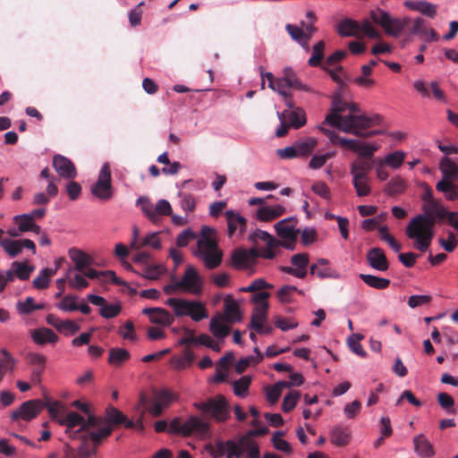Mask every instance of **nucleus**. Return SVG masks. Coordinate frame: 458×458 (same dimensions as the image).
<instances>
[{
	"instance_id": "obj_36",
	"label": "nucleus",
	"mask_w": 458,
	"mask_h": 458,
	"mask_svg": "<svg viewBox=\"0 0 458 458\" xmlns=\"http://www.w3.org/2000/svg\"><path fill=\"white\" fill-rule=\"evenodd\" d=\"M84 276L89 279L103 277L105 281L110 280L116 285H123L125 283L116 276L115 273L112 270L98 272L93 268H88L84 272Z\"/></svg>"
},
{
	"instance_id": "obj_31",
	"label": "nucleus",
	"mask_w": 458,
	"mask_h": 458,
	"mask_svg": "<svg viewBox=\"0 0 458 458\" xmlns=\"http://www.w3.org/2000/svg\"><path fill=\"white\" fill-rule=\"evenodd\" d=\"M225 318L223 315L214 316L209 324L211 333L216 338H224L230 333V327L225 324Z\"/></svg>"
},
{
	"instance_id": "obj_40",
	"label": "nucleus",
	"mask_w": 458,
	"mask_h": 458,
	"mask_svg": "<svg viewBox=\"0 0 458 458\" xmlns=\"http://www.w3.org/2000/svg\"><path fill=\"white\" fill-rule=\"evenodd\" d=\"M359 277L369 287L383 290L390 285V280L373 275L360 274Z\"/></svg>"
},
{
	"instance_id": "obj_1",
	"label": "nucleus",
	"mask_w": 458,
	"mask_h": 458,
	"mask_svg": "<svg viewBox=\"0 0 458 458\" xmlns=\"http://www.w3.org/2000/svg\"><path fill=\"white\" fill-rule=\"evenodd\" d=\"M422 214L412 217L405 228L406 236L414 241L413 246L420 252L428 250L434 237L437 220L446 217L447 211L437 199L425 202L421 206Z\"/></svg>"
},
{
	"instance_id": "obj_13",
	"label": "nucleus",
	"mask_w": 458,
	"mask_h": 458,
	"mask_svg": "<svg viewBox=\"0 0 458 458\" xmlns=\"http://www.w3.org/2000/svg\"><path fill=\"white\" fill-rule=\"evenodd\" d=\"M382 121V116L375 114L372 115H366L358 114L352 119H350L347 122H352V129L349 131L348 133L356 135V136H363V130L370 128L371 126L380 124Z\"/></svg>"
},
{
	"instance_id": "obj_28",
	"label": "nucleus",
	"mask_w": 458,
	"mask_h": 458,
	"mask_svg": "<svg viewBox=\"0 0 458 458\" xmlns=\"http://www.w3.org/2000/svg\"><path fill=\"white\" fill-rule=\"evenodd\" d=\"M106 420L108 423L114 425L123 424L127 428H134V422L127 419V417L114 406L109 405L106 410Z\"/></svg>"
},
{
	"instance_id": "obj_11",
	"label": "nucleus",
	"mask_w": 458,
	"mask_h": 458,
	"mask_svg": "<svg viewBox=\"0 0 458 458\" xmlns=\"http://www.w3.org/2000/svg\"><path fill=\"white\" fill-rule=\"evenodd\" d=\"M177 285L181 287V290L193 294H199L202 291L200 276L191 265L186 267L183 276L177 282Z\"/></svg>"
},
{
	"instance_id": "obj_33",
	"label": "nucleus",
	"mask_w": 458,
	"mask_h": 458,
	"mask_svg": "<svg viewBox=\"0 0 458 458\" xmlns=\"http://www.w3.org/2000/svg\"><path fill=\"white\" fill-rule=\"evenodd\" d=\"M284 81L288 88H293L299 90L306 92H313L312 89L308 85L302 83L296 76L294 71L292 68H285L284 70Z\"/></svg>"
},
{
	"instance_id": "obj_42",
	"label": "nucleus",
	"mask_w": 458,
	"mask_h": 458,
	"mask_svg": "<svg viewBox=\"0 0 458 458\" xmlns=\"http://www.w3.org/2000/svg\"><path fill=\"white\" fill-rule=\"evenodd\" d=\"M440 170L443 179L456 180L458 177V167L448 157H444L440 162Z\"/></svg>"
},
{
	"instance_id": "obj_49",
	"label": "nucleus",
	"mask_w": 458,
	"mask_h": 458,
	"mask_svg": "<svg viewBox=\"0 0 458 458\" xmlns=\"http://www.w3.org/2000/svg\"><path fill=\"white\" fill-rule=\"evenodd\" d=\"M188 316L193 321H200L208 317V310L201 301H191V306L189 310Z\"/></svg>"
},
{
	"instance_id": "obj_3",
	"label": "nucleus",
	"mask_w": 458,
	"mask_h": 458,
	"mask_svg": "<svg viewBox=\"0 0 458 458\" xmlns=\"http://www.w3.org/2000/svg\"><path fill=\"white\" fill-rule=\"evenodd\" d=\"M214 230L208 226L201 229V237L198 239L197 249L193 254L201 259L208 269H215L222 263L223 252L218 249L216 242L212 239Z\"/></svg>"
},
{
	"instance_id": "obj_23",
	"label": "nucleus",
	"mask_w": 458,
	"mask_h": 458,
	"mask_svg": "<svg viewBox=\"0 0 458 458\" xmlns=\"http://www.w3.org/2000/svg\"><path fill=\"white\" fill-rule=\"evenodd\" d=\"M225 454H226V458H239V445L233 440L216 442V450L212 453V455L216 458L225 455Z\"/></svg>"
},
{
	"instance_id": "obj_44",
	"label": "nucleus",
	"mask_w": 458,
	"mask_h": 458,
	"mask_svg": "<svg viewBox=\"0 0 458 458\" xmlns=\"http://www.w3.org/2000/svg\"><path fill=\"white\" fill-rule=\"evenodd\" d=\"M350 431L346 428L336 427L332 430L331 442L338 446H344L350 442Z\"/></svg>"
},
{
	"instance_id": "obj_8",
	"label": "nucleus",
	"mask_w": 458,
	"mask_h": 458,
	"mask_svg": "<svg viewBox=\"0 0 458 458\" xmlns=\"http://www.w3.org/2000/svg\"><path fill=\"white\" fill-rule=\"evenodd\" d=\"M296 225L297 218L293 216L284 218L275 225L277 236L283 240L279 245L290 250H294L299 234V230L295 229Z\"/></svg>"
},
{
	"instance_id": "obj_48",
	"label": "nucleus",
	"mask_w": 458,
	"mask_h": 458,
	"mask_svg": "<svg viewBox=\"0 0 458 458\" xmlns=\"http://www.w3.org/2000/svg\"><path fill=\"white\" fill-rule=\"evenodd\" d=\"M84 418L75 411L68 412L63 419L59 420V423L66 427L65 432H70L72 428L77 426H82Z\"/></svg>"
},
{
	"instance_id": "obj_17",
	"label": "nucleus",
	"mask_w": 458,
	"mask_h": 458,
	"mask_svg": "<svg viewBox=\"0 0 458 458\" xmlns=\"http://www.w3.org/2000/svg\"><path fill=\"white\" fill-rule=\"evenodd\" d=\"M280 121H287V123L294 128L300 129L306 124V114L301 107L293 110H284L282 113H277Z\"/></svg>"
},
{
	"instance_id": "obj_18",
	"label": "nucleus",
	"mask_w": 458,
	"mask_h": 458,
	"mask_svg": "<svg viewBox=\"0 0 458 458\" xmlns=\"http://www.w3.org/2000/svg\"><path fill=\"white\" fill-rule=\"evenodd\" d=\"M369 265L378 271H386L389 267V262L384 250L381 248L375 247L370 249L366 255Z\"/></svg>"
},
{
	"instance_id": "obj_30",
	"label": "nucleus",
	"mask_w": 458,
	"mask_h": 458,
	"mask_svg": "<svg viewBox=\"0 0 458 458\" xmlns=\"http://www.w3.org/2000/svg\"><path fill=\"white\" fill-rule=\"evenodd\" d=\"M31 337L36 344L41 345L47 343L55 344L58 341V335L52 329L47 327L33 330Z\"/></svg>"
},
{
	"instance_id": "obj_20",
	"label": "nucleus",
	"mask_w": 458,
	"mask_h": 458,
	"mask_svg": "<svg viewBox=\"0 0 458 458\" xmlns=\"http://www.w3.org/2000/svg\"><path fill=\"white\" fill-rule=\"evenodd\" d=\"M310 272L311 275L316 276L320 279L339 278V274L329 266V260L327 259H318L316 263H313L310 266Z\"/></svg>"
},
{
	"instance_id": "obj_59",
	"label": "nucleus",
	"mask_w": 458,
	"mask_h": 458,
	"mask_svg": "<svg viewBox=\"0 0 458 458\" xmlns=\"http://www.w3.org/2000/svg\"><path fill=\"white\" fill-rule=\"evenodd\" d=\"M138 204L141 205V209L144 214L154 223L157 222V214L155 206L146 197H140L138 199Z\"/></svg>"
},
{
	"instance_id": "obj_41",
	"label": "nucleus",
	"mask_w": 458,
	"mask_h": 458,
	"mask_svg": "<svg viewBox=\"0 0 458 458\" xmlns=\"http://www.w3.org/2000/svg\"><path fill=\"white\" fill-rule=\"evenodd\" d=\"M130 359V353L123 348H111L109 350L108 363L119 367Z\"/></svg>"
},
{
	"instance_id": "obj_64",
	"label": "nucleus",
	"mask_w": 458,
	"mask_h": 458,
	"mask_svg": "<svg viewBox=\"0 0 458 458\" xmlns=\"http://www.w3.org/2000/svg\"><path fill=\"white\" fill-rule=\"evenodd\" d=\"M404 153L403 151H395L388 154L385 157V164L389 165L390 167L396 169L403 163L404 160Z\"/></svg>"
},
{
	"instance_id": "obj_63",
	"label": "nucleus",
	"mask_w": 458,
	"mask_h": 458,
	"mask_svg": "<svg viewBox=\"0 0 458 458\" xmlns=\"http://www.w3.org/2000/svg\"><path fill=\"white\" fill-rule=\"evenodd\" d=\"M282 436H284V432H282V431L275 432V434L273 435V437H272L273 445L276 449L284 452L286 454H291L293 451L292 447L286 440L280 438V437H282Z\"/></svg>"
},
{
	"instance_id": "obj_38",
	"label": "nucleus",
	"mask_w": 458,
	"mask_h": 458,
	"mask_svg": "<svg viewBox=\"0 0 458 458\" xmlns=\"http://www.w3.org/2000/svg\"><path fill=\"white\" fill-rule=\"evenodd\" d=\"M268 303H263L255 306L252 311L250 323L249 328H253L259 324L264 323L267 318Z\"/></svg>"
},
{
	"instance_id": "obj_9",
	"label": "nucleus",
	"mask_w": 458,
	"mask_h": 458,
	"mask_svg": "<svg viewBox=\"0 0 458 458\" xmlns=\"http://www.w3.org/2000/svg\"><path fill=\"white\" fill-rule=\"evenodd\" d=\"M91 193L104 201L112 198L111 169L108 163L102 165L97 182L91 186Z\"/></svg>"
},
{
	"instance_id": "obj_7",
	"label": "nucleus",
	"mask_w": 458,
	"mask_h": 458,
	"mask_svg": "<svg viewBox=\"0 0 458 458\" xmlns=\"http://www.w3.org/2000/svg\"><path fill=\"white\" fill-rule=\"evenodd\" d=\"M208 430V424L195 416H191L184 423L181 422L180 418H174L170 422L168 428L169 433L181 434L184 437L191 436L193 433L199 436H204Z\"/></svg>"
},
{
	"instance_id": "obj_39",
	"label": "nucleus",
	"mask_w": 458,
	"mask_h": 458,
	"mask_svg": "<svg viewBox=\"0 0 458 458\" xmlns=\"http://www.w3.org/2000/svg\"><path fill=\"white\" fill-rule=\"evenodd\" d=\"M326 44L323 40H319L313 46L311 56L308 60V64L310 67H318L322 64L325 56Z\"/></svg>"
},
{
	"instance_id": "obj_54",
	"label": "nucleus",
	"mask_w": 458,
	"mask_h": 458,
	"mask_svg": "<svg viewBox=\"0 0 458 458\" xmlns=\"http://www.w3.org/2000/svg\"><path fill=\"white\" fill-rule=\"evenodd\" d=\"M437 402L439 405L449 414H455L454 400L447 393H439L437 394Z\"/></svg>"
},
{
	"instance_id": "obj_60",
	"label": "nucleus",
	"mask_w": 458,
	"mask_h": 458,
	"mask_svg": "<svg viewBox=\"0 0 458 458\" xmlns=\"http://www.w3.org/2000/svg\"><path fill=\"white\" fill-rule=\"evenodd\" d=\"M152 247L155 250H159L161 248V240L159 237V233H151L143 237L140 243V249L143 247Z\"/></svg>"
},
{
	"instance_id": "obj_12",
	"label": "nucleus",
	"mask_w": 458,
	"mask_h": 458,
	"mask_svg": "<svg viewBox=\"0 0 458 458\" xmlns=\"http://www.w3.org/2000/svg\"><path fill=\"white\" fill-rule=\"evenodd\" d=\"M258 254L256 248H251L249 250L236 249L232 253L231 263L235 269L249 268L256 264Z\"/></svg>"
},
{
	"instance_id": "obj_26",
	"label": "nucleus",
	"mask_w": 458,
	"mask_h": 458,
	"mask_svg": "<svg viewBox=\"0 0 458 458\" xmlns=\"http://www.w3.org/2000/svg\"><path fill=\"white\" fill-rule=\"evenodd\" d=\"M228 225V234L231 237L237 228L239 227L240 233H242L245 231L247 221L239 213L233 210H227L225 213Z\"/></svg>"
},
{
	"instance_id": "obj_32",
	"label": "nucleus",
	"mask_w": 458,
	"mask_h": 458,
	"mask_svg": "<svg viewBox=\"0 0 458 458\" xmlns=\"http://www.w3.org/2000/svg\"><path fill=\"white\" fill-rule=\"evenodd\" d=\"M165 304L173 309L175 317L180 318L188 316L189 310L191 306V301L178 298H169L166 300Z\"/></svg>"
},
{
	"instance_id": "obj_24",
	"label": "nucleus",
	"mask_w": 458,
	"mask_h": 458,
	"mask_svg": "<svg viewBox=\"0 0 458 458\" xmlns=\"http://www.w3.org/2000/svg\"><path fill=\"white\" fill-rule=\"evenodd\" d=\"M237 445H239V458L246 453L245 458H260L259 448L258 443L250 437V436L242 437Z\"/></svg>"
},
{
	"instance_id": "obj_50",
	"label": "nucleus",
	"mask_w": 458,
	"mask_h": 458,
	"mask_svg": "<svg viewBox=\"0 0 458 458\" xmlns=\"http://www.w3.org/2000/svg\"><path fill=\"white\" fill-rule=\"evenodd\" d=\"M12 269L14 271L15 276L20 280H28L30 274L34 271L33 266H29L25 262L14 261L12 263Z\"/></svg>"
},
{
	"instance_id": "obj_16",
	"label": "nucleus",
	"mask_w": 458,
	"mask_h": 458,
	"mask_svg": "<svg viewBox=\"0 0 458 458\" xmlns=\"http://www.w3.org/2000/svg\"><path fill=\"white\" fill-rule=\"evenodd\" d=\"M53 166L60 177L74 179L77 176L74 164L64 156L55 155L53 157Z\"/></svg>"
},
{
	"instance_id": "obj_27",
	"label": "nucleus",
	"mask_w": 458,
	"mask_h": 458,
	"mask_svg": "<svg viewBox=\"0 0 458 458\" xmlns=\"http://www.w3.org/2000/svg\"><path fill=\"white\" fill-rule=\"evenodd\" d=\"M404 5L431 19L437 14V6L428 1H406Z\"/></svg>"
},
{
	"instance_id": "obj_47",
	"label": "nucleus",
	"mask_w": 458,
	"mask_h": 458,
	"mask_svg": "<svg viewBox=\"0 0 458 458\" xmlns=\"http://www.w3.org/2000/svg\"><path fill=\"white\" fill-rule=\"evenodd\" d=\"M284 388H288V384H286V381H279L276 383L273 386H267L266 388L267 400L271 404H275L276 403H277Z\"/></svg>"
},
{
	"instance_id": "obj_61",
	"label": "nucleus",
	"mask_w": 458,
	"mask_h": 458,
	"mask_svg": "<svg viewBox=\"0 0 458 458\" xmlns=\"http://www.w3.org/2000/svg\"><path fill=\"white\" fill-rule=\"evenodd\" d=\"M352 184L359 197L368 196L371 191L370 186L369 185V178H352Z\"/></svg>"
},
{
	"instance_id": "obj_43",
	"label": "nucleus",
	"mask_w": 458,
	"mask_h": 458,
	"mask_svg": "<svg viewBox=\"0 0 458 458\" xmlns=\"http://www.w3.org/2000/svg\"><path fill=\"white\" fill-rule=\"evenodd\" d=\"M406 182L400 176L393 177L385 187V192L390 196L401 194L405 191Z\"/></svg>"
},
{
	"instance_id": "obj_37",
	"label": "nucleus",
	"mask_w": 458,
	"mask_h": 458,
	"mask_svg": "<svg viewBox=\"0 0 458 458\" xmlns=\"http://www.w3.org/2000/svg\"><path fill=\"white\" fill-rule=\"evenodd\" d=\"M298 157L310 156L318 145V140L313 137H308L294 142Z\"/></svg>"
},
{
	"instance_id": "obj_35",
	"label": "nucleus",
	"mask_w": 458,
	"mask_h": 458,
	"mask_svg": "<svg viewBox=\"0 0 458 458\" xmlns=\"http://www.w3.org/2000/svg\"><path fill=\"white\" fill-rule=\"evenodd\" d=\"M69 257L75 263V269L78 271H82L92 262L89 256L76 248H72L69 250Z\"/></svg>"
},
{
	"instance_id": "obj_15",
	"label": "nucleus",
	"mask_w": 458,
	"mask_h": 458,
	"mask_svg": "<svg viewBox=\"0 0 458 458\" xmlns=\"http://www.w3.org/2000/svg\"><path fill=\"white\" fill-rule=\"evenodd\" d=\"M1 245L4 250L8 253L11 258L18 256L23 248L32 250V253H36V245L33 241L30 239L23 240H11L3 239Z\"/></svg>"
},
{
	"instance_id": "obj_55",
	"label": "nucleus",
	"mask_w": 458,
	"mask_h": 458,
	"mask_svg": "<svg viewBox=\"0 0 458 458\" xmlns=\"http://www.w3.org/2000/svg\"><path fill=\"white\" fill-rule=\"evenodd\" d=\"M363 339V335L360 334H353L349 339H348V345L349 348L352 350V352L357 354L360 357H366L367 353L363 350L360 340Z\"/></svg>"
},
{
	"instance_id": "obj_51",
	"label": "nucleus",
	"mask_w": 458,
	"mask_h": 458,
	"mask_svg": "<svg viewBox=\"0 0 458 458\" xmlns=\"http://www.w3.org/2000/svg\"><path fill=\"white\" fill-rule=\"evenodd\" d=\"M165 272V267L163 265H146L140 274L147 279L157 280Z\"/></svg>"
},
{
	"instance_id": "obj_46",
	"label": "nucleus",
	"mask_w": 458,
	"mask_h": 458,
	"mask_svg": "<svg viewBox=\"0 0 458 458\" xmlns=\"http://www.w3.org/2000/svg\"><path fill=\"white\" fill-rule=\"evenodd\" d=\"M427 25L428 22L420 17L414 20L411 18V22L405 27V29H407L410 36L418 35L423 38V35L427 32Z\"/></svg>"
},
{
	"instance_id": "obj_4",
	"label": "nucleus",
	"mask_w": 458,
	"mask_h": 458,
	"mask_svg": "<svg viewBox=\"0 0 458 458\" xmlns=\"http://www.w3.org/2000/svg\"><path fill=\"white\" fill-rule=\"evenodd\" d=\"M369 14L373 22L381 26L387 35L394 38L398 37L411 22L410 17L403 19L393 18L386 11L381 8L371 10Z\"/></svg>"
},
{
	"instance_id": "obj_6",
	"label": "nucleus",
	"mask_w": 458,
	"mask_h": 458,
	"mask_svg": "<svg viewBox=\"0 0 458 458\" xmlns=\"http://www.w3.org/2000/svg\"><path fill=\"white\" fill-rule=\"evenodd\" d=\"M195 407L209 415L217 422H224L230 417L229 403L222 394L210 397L204 402L195 403Z\"/></svg>"
},
{
	"instance_id": "obj_56",
	"label": "nucleus",
	"mask_w": 458,
	"mask_h": 458,
	"mask_svg": "<svg viewBox=\"0 0 458 458\" xmlns=\"http://www.w3.org/2000/svg\"><path fill=\"white\" fill-rule=\"evenodd\" d=\"M310 257L308 253H298L291 258V263L295 267L296 269H301L305 273V276L308 274L307 267L309 265Z\"/></svg>"
},
{
	"instance_id": "obj_53",
	"label": "nucleus",
	"mask_w": 458,
	"mask_h": 458,
	"mask_svg": "<svg viewBox=\"0 0 458 458\" xmlns=\"http://www.w3.org/2000/svg\"><path fill=\"white\" fill-rule=\"evenodd\" d=\"M361 70V75L355 78L353 82L360 87L369 88L375 84V81L369 78L371 73L372 70L368 66L367 64H364L360 68Z\"/></svg>"
},
{
	"instance_id": "obj_57",
	"label": "nucleus",
	"mask_w": 458,
	"mask_h": 458,
	"mask_svg": "<svg viewBox=\"0 0 458 458\" xmlns=\"http://www.w3.org/2000/svg\"><path fill=\"white\" fill-rule=\"evenodd\" d=\"M301 397V393L299 391H292L288 394H286L283 400L282 410L284 412H289L297 404L298 400Z\"/></svg>"
},
{
	"instance_id": "obj_34",
	"label": "nucleus",
	"mask_w": 458,
	"mask_h": 458,
	"mask_svg": "<svg viewBox=\"0 0 458 458\" xmlns=\"http://www.w3.org/2000/svg\"><path fill=\"white\" fill-rule=\"evenodd\" d=\"M371 170V164L367 159H359L352 163L350 173L352 178L362 179L369 178V173Z\"/></svg>"
},
{
	"instance_id": "obj_22",
	"label": "nucleus",
	"mask_w": 458,
	"mask_h": 458,
	"mask_svg": "<svg viewBox=\"0 0 458 458\" xmlns=\"http://www.w3.org/2000/svg\"><path fill=\"white\" fill-rule=\"evenodd\" d=\"M224 312L223 315L225 321L228 323L240 322L242 319V314L241 312L238 303L233 300L231 295H227L224 301Z\"/></svg>"
},
{
	"instance_id": "obj_45",
	"label": "nucleus",
	"mask_w": 458,
	"mask_h": 458,
	"mask_svg": "<svg viewBox=\"0 0 458 458\" xmlns=\"http://www.w3.org/2000/svg\"><path fill=\"white\" fill-rule=\"evenodd\" d=\"M56 273V269L44 268L40 274L34 278L32 284L36 289L42 290L49 286L50 279Z\"/></svg>"
},
{
	"instance_id": "obj_10",
	"label": "nucleus",
	"mask_w": 458,
	"mask_h": 458,
	"mask_svg": "<svg viewBox=\"0 0 458 458\" xmlns=\"http://www.w3.org/2000/svg\"><path fill=\"white\" fill-rule=\"evenodd\" d=\"M46 403L40 399H33L24 402L18 410L13 411L11 414L13 420L20 419L30 421L38 417L45 408Z\"/></svg>"
},
{
	"instance_id": "obj_29",
	"label": "nucleus",
	"mask_w": 458,
	"mask_h": 458,
	"mask_svg": "<svg viewBox=\"0 0 458 458\" xmlns=\"http://www.w3.org/2000/svg\"><path fill=\"white\" fill-rule=\"evenodd\" d=\"M337 32L343 37H358L360 33V26L358 21L345 18L338 24Z\"/></svg>"
},
{
	"instance_id": "obj_5",
	"label": "nucleus",
	"mask_w": 458,
	"mask_h": 458,
	"mask_svg": "<svg viewBox=\"0 0 458 458\" xmlns=\"http://www.w3.org/2000/svg\"><path fill=\"white\" fill-rule=\"evenodd\" d=\"M318 129L330 140L333 144H338L343 148L351 149L354 152H359L360 155L363 157L370 159L374 152L378 149V147L375 145H369L356 140L342 138L333 130L327 129L322 126H319Z\"/></svg>"
},
{
	"instance_id": "obj_21",
	"label": "nucleus",
	"mask_w": 458,
	"mask_h": 458,
	"mask_svg": "<svg viewBox=\"0 0 458 458\" xmlns=\"http://www.w3.org/2000/svg\"><path fill=\"white\" fill-rule=\"evenodd\" d=\"M414 452L420 458H432L435 455L433 444L424 434L413 437Z\"/></svg>"
},
{
	"instance_id": "obj_58",
	"label": "nucleus",
	"mask_w": 458,
	"mask_h": 458,
	"mask_svg": "<svg viewBox=\"0 0 458 458\" xmlns=\"http://www.w3.org/2000/svg\"><path fill=\"white\" fill-rule=\"evenodd\" d=\"M121 311L122 306L119 303L108 304L106 301V304L100 308L99 314L105 318H113L117 317Z\"/></svg>"
},
{
	"instance_id": "obj_14",
	"label": "nucleus",
	"mask_w": 458,
	"mask_h": 458,
	"mask_svg": "<svg viewBox=\"0 0 458 458\" xmlns=\"http://www.w3.org/2000/svg\"><path fill=\"white\" fill-rule=\"evenodd\" d=\"M174 399L173 393L167 389L155 390L153 393V403L149 412L154 417L162 414L164 408L168 407Z\"/></svg>"
},
{
	"instance_id": "obj_52",
	"label": "nucleus",
	"mask_w": 458,
	"mask_h": 458,
	"mask_svg": "<svg viewBox=\"0 0 458 458\" xmlns=\"http://www.w3.org/2000/svg\"><path fill=\"white\" fill-rule=\"evenodd\" d=\"M251 384L250 376H243L233 382V393L240 397H245L248 394L249 387Z\"/></svg>"
},
{
	"instance_id": "obj_19",
	"label": "nucleus",
	"mask_w": 458,
	"mask_h": 458,
	"mask_svg": "<svg viewBox=\"0 0 458 458\" xmlns=\"http://www.w3.org/2000/svg\"><path fill=\"white\" fill-rule=\"evenodd\" d=\"M142 313L148 315L153 324L170 326L174 321V317L162 308H145Z\"/></svg>"
},
{
	"instance_id": "obj_2",
	"label": "nucleus",
	"mask_w": 458,
	"mask_h": 458,
	"mask_svg": "<svg viewBox=\"0 0 458 458\" xmlns=\"http://www.w3.org/2000/svg\"><path fill=\"white\" fill-rule=\"evenodd\" d=\"M359 113H360V110L356 104L346 102L340 93H335L332 98L330 113L326 116L321 126L325 128V124H329L341 131L348 133L352 129V122L346 121L350 117L352 119Z\"/></svg>"
},
{
	"instance_id": "obj_25",
	"label": "nucleus",
	"mask_w": 458,
	"mask_h": 458,
	"mask_svg": "<svg viewBox=\"0 0 458 458\" xmlns=\"http://www.w3.org/2000/svg\"><path fill=\"white\" fill-rule=\"evenodd\" d=\"M284 206L277 204L274 206H262L257 210V218L263 222L274 220L285 213Z\"/></svg>"
},
{
	"instance_id": "obj_62",
	"label": "nucleus",
	"mask_w": 458,
	"mask_h": 458,
	"mask_svg": "<svg viewBox=\"0 0 458 458\" xmlns=\"http://www.w3.org/2000/svg\"><path fill=\"white\" fill-rule=\"evenodd\" d=\"M56 306L63 311H75L77 310V297L70 294L65 295Z\"/></svg>"
}]
</instances>
